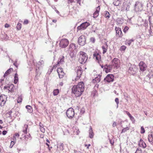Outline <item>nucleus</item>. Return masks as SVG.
I'll return each instance as SVG.
<instances>
[{
    "label": "nucleus",
    "mask_w": 153,
    "mask_h": 153,
    "mask_svg": "<svg viewBox=\"0 0 153 153\" xmlns=\"http://www.w3.org/2000/svg\"><path fill=\"white\" fill-rule=\"evenodd\" d=\"M126 47L125 46L123 45L120 47V50L121 51H123L126 50Z\"/></svg>",
    "instance_id": "38"
},
{
    "label": "nucleus",
    "mask_w": 153,
    "mask_h": 153,
    "mask_svg": "<svg viewBox=\"0 0 153 153\" xmlns=\"http://www.w3.org/2000/svg\"><path fill=\"white\" fill-rule=\"evenodd\" d=\"M100 10V6H98L96 8V10L94 13L93 17L94 18H97L99 15V13Z\"/></svg>",
    "instance_id": "17"
},
{
    "label": "nucleus",
    "mask_w": 153,
    "mask_h": 153,
    "mask_svg": "<svg viewBox=\"0 0 153 153\" xmlns=\"http://www.w3.org/2000/svg\"><path fill=\"white\" fill-rule=\"evenodd\" d=\"M28 23V21L27 20H25L24 21V24H27Z\"/></svg>",
    "instance_id": "53"
},
{
    "label": "nucleus",
    "mask_w": 153,
    "mask_h": 153,
    "mask_svg": "<svg viewBox=\"0 0 153 153\" xmlns=\"http://www.w3.org/2000/svg\"><path fill=\"white\" fill-rule=\"evenodd\" d=\"M129 128L128 127H126V128H124L122 130L121 133H125L126 131L127 130H129Z\"/></svg>",
    "instance_id": "33"
},
{
    "label": "nucleus",
    "mask_w": 153,
    "mask_h": 153,
    "mask_svg": "<svg viewBox=\"0 0 153 153\" xmlns=\"http://www.w3.org/2000/svg\"><path fill=\"white\" fill-rule=\"evenodd\" d=\"M89 25L90 23L87 22L83 23L79 26L77 27V30H84Z\"/></svg>",
    "instance_id": "7"
},
{
    "label": "nucleus",
    "mask_w": 153,
    "mask_h": 153,
    "mask_svg": "<svg viewBox=\"0 0 153 153\" xmlns=\"http://www.w3.org/2000/svg\"><path fill=\"white\" fill-rule=\"evenodd\" d=\"M69 44L68 40L66 39H62L59 43V46L62 48H65L67 47Z\"/></svg>",
    "instance_id": "5"
},
{
    "label": "nucleus",
    "mask_w": 153,
    "mask_h": 153,
    "mask_svg": "<svg viewBox=\"0 0 153 153\" xmlns=\"http://www.w3.org/2000/svg\"><path fill=\"white\" fill-rule=\"evenodd\" d=\"M112 67H113L112 66V64L111 65H109L108 66V69H109L108 70H111L112 69Z\"/></svg>",
    "instance_id": "52"
},
{
    "label": "nucleus",
    "mask_w": 153,
    "mask_h": 153,
    "mask_svg": "<svg viewBox=\"0 0 153 153\" xmlns=\"http://www.w3.org/2000/svg\"><path fill=\"white\" fill-rule=\"evenodd\" d=\"M126 114L128 115L129 117L131 116V115L130 114V113L128 111H126Z\"/></svg>",
    "instance_id": "57"
},
{
    "label": "nucleus",
    "mask_w": 153,
    "mask_h": 153,
    "mask_svg": "<svg viewBox=\"0 0 153 153\" xmlns=\"http://www.w3.org/2000/svg\"><path fill=\"white\" fill-rule=\"evenodd\" d=\"M8 38L9 37L7 36V35L6 34L4 33V36L3 37V39H8Z\"/></svg>",
    "instance_id": "45"
},
{
    "label": "nucleus",
    "mask_w": 153,
    "mask_h": 153,
    "mask_svg": "<svg viewBox=\"0 0 153 153\" xmlns=\"http://www.w3.org/2000/svg\"><path fill=\"white\" fill-rule=\"evenodd\" d=\"M22 98L21 96L17 98V102L18 103H20L22 102Z\"/></svg>",
    "instance_id": "41"
},
{
    "label": "nucleus",
    "mask_w": 153,
    "mask_h": 153,
    "mask_svg": "<svg viewBox=\"0 0 153 153\" xmlns=\"http://www.w3.org/2000/svg\"><path fill=\"white\" fill-rule=\"evenodd\" d=\"M117 126V123L115 122H114L113 123L112 126L113 127H115Z\"/></svg>",
    "instance_id": "55"
},
{
    "label": "nucleus",
    "mask_w": 153,
    "mask_h": 153,
    "mask_svg": "<svg viewBox=\"0 0 153 153\" xmlns=\"http://www.w3.org/2000/svg\"><path fill=\"white\" fill-rule=\"evenodd\" d=\"M80 57L79 59V61L81 64L85 63L88 59V56L86 53L83 51L79 52Z\"/></svg>",
    "instance_id": "2"
},
{
    "label": "nucleus",
    "mask_w": 153,
    "mask_h": 153,
    "mask_svg": "<svg viewBox=\"0 0 153 153\" xmlns=\"http://www.w3.org/2000/svg\"><path fill=\"white\" fill-rule=\"evenodd\" d=\"M145 132V131L143 126H141L140 128V133L141 134H144Z\"/></svg>",
    "instance_id": "37"
},
{
    "label": "nucleus",
    "mask_w": 153,
    "mask_h": 153,
    "mask_svg": "<svg viewBox=\"0 0 153 153\" xmlns=\"http://www.w3.org/2000/svg\"><path fill=\"white\" fill-rule=\"evenodd\" d=\"M143 4L138 1L136 2L134 5V9L136 11L139 12L143 10Z\"/></svg>",
    "instance_id": "6"
},
{
    "label": "nucleus",
    "mask_w": 153,
    "mask_h": 153,
    "mask_svg": "<svg viewBox=\"0 0 153 153\" xmlns=\"http://www.w3.org/2000/svg\"><path fill=\"white\" fill-rule=\"evenodd\" d=\"M102 48L103 50L102 53L104 54L106 52L108 48V46L106 43H105L104 45L102 46Z\"/></svg>",
    "instance_id": "19"
},
{
    "label": "nucleus",
    "mask_w": 153,
    "mask_h": 153,
    "mask_svg": "<svg viewBox=\"0 0 153 153\" xmlns=\"http://www.w3.org/2000/svg\"><path fill=\"white\" fill-rule=\"evenodd\" d=\"M59 93V90L58 89H55L53 91V94L54 96L57 95Z\"/></svg>",
    "instance_id": "30"
},
{
    "label": "nucleus",
    "mask_w": 153,
    "mask_h": 153,
    "mask_svg": "<svg viewBox=\"0 0 153 153\" xmlns=\"http://www.w3.org/2000/svg\"><path fill=\"white\" fill-rule=\"evenodd\" d=\"M138 145L139 146L143 147V148H145L146 146L145 143L141 139L140 140Z\"/></svg>",
    "instance_id": "18"
},
{
    "label": "nucleus",
    "mask_w": 153,
    "mask_h": 153,
    "mask_svg": "<svg viewBox=\"0 0 153 153\" xmlns=\"http://www.w3.org/2000/svg\"><path fill=\"white\" fill-rule=\"evenodd\" d=\"M7 132V131L4 130L3 131L2 134L3 135H5L6 134Z\"/></svg>",
    "instance_id": "56"
},
{
    "label": "nucleus",
    "mask_w": 153,
    "mask_h": 153,
    "mask_svg": "<svg viewBox=\"0 0 153 153\" xmlns=\"http://www.w3.org/2000/svg\"><path fill=\"white\" fill-rule=\"evenodd\" d=\"M149 142H150L151 144H153V140H151L150 141V139H149Z\"/></svg>",
    "instance_id": "64"
},
{
    "label": "nucleus",
    "mask_w": 153,
    "mask_h": 153,
    "mask_svg": "<svg viewBox=\"0 0 153 153\" xmlns=\"http://www.w3.org/2000/svg\"><path fill=\"white\" fill-rule=\"evenodd\" d=\"M129 118L133 122H134L135 121V120L134 118L131 115L129 117Z\"/></svg>",
    "instance_id": "43"
},
{
    "label": "nucleus",
    "mask_w": 153,
    "mask_h": 153,
    "mask_svg": "<svg viewBox=\"0 0 153 153\" xmlns=\"http://www.w3.org/2000/svg\"><path fill=\"white\" fill-rule=\"evenodd\" d=\"M86 38L83 35H82L78 38V43L79 45L83 46L86 43Z\"/></svg>",
    "instance_id": "9"
},
{
    "label": "nucleus",
    "mask_w": 153,
    "mask_h": 153,
    "mask_svg": "<svg viewBox=\"0 0 153 153\" xmlns=\"http://www.w3.org/2000/svg\"><path fill=\"white\" fill-rule=\"evenodd\" d=\"M90 41L92 43H94L95 41V39L94 38L92 37L90 38Z\"/></svg>",
    "instance_id": "49"
},
{
    "label": "nucleus",
    "mask_w": 153,
    "mask_h": 153,
    "mask_svg": "<svg viewBox=\"0 0 153 153\" xmlns=\"http://www.w3.org/2000/svg\"><path fill=\"white\" fill-rule=\"evenodd\" d=\"M39 62L40 63V65H42L44 64V61L43 60L40 61V62Z\"/></svg>",
    "instance_id": "61"
},
{
    "label": "nucleus",
    "mask_w": 153,
    "mask_h": 153,
    "mask_svg": "<svg viewBox=\"0 0 153 153\" xmlns=\"http://www.w3.org/2000/svg\"><path fill=\"white\" fill-rule=\"evenodd\" d=\"M128 71L130 74H134L137 71V68L136 66L134 65H132L129 63L128 64Z\"/></svg>",
    "instance_id": "3"
},
{
    "label": "nucleus",
    "mask_w": 153,
    "mask_h": 153,
    "mask_svg": "<svg viewBox=\"0 0 153 153\" xmlns=\"http://www.w3.org/2000/svg\"><path fill=\"white\" fill-rule=\"evenodd\" d=\"M109 141H110V142L111 144L112 145H113L114 143V141L111 140H110Z\"/></svg>",
    "instance_id": "60"
},
{
    "label": "nucleus",
    "mask_w": 153,
    "mask_h": 153,
    "mask_svg": "<svg viewBox=\"0 0 153 153\" xmlns=\"http://www.w3.org/2000/svg\"><path fill=\"white\" fill-rule=\"evenodd\" d=\"M18 81V74L16 73L15 74L14 83L15 84H16Z\"/></svg>",
    "instance_id": "27"
},
{
    "label": "nucleus",
    "mask_w": 153,
    "mask_h": 153,
    "mask_svg": "<svg viewBox=\"0 0 153 153\" xmlns=\"http://www.w3.org/2000/svg\"><path fill=\"white\" fill-rule=\"evenodd\" d=\"M136 153H142V151L140 148H138L135 152Z\"/></svg>",
    "instance_id": "39"
},
{
    "label": "nucleus",
    "mask_w": 153,
    "mask_h": 153,
    "mask_svg": "<svg viewBox=\"0 0 153 153\" xmlns=\"http://www.w3.org/2000/svg\"><path fill=\"white\" fill-rule=\"evenodd\" d=\"M110 14L109 12L106 11H105L104 16L106 18L109 19L110 17Z\"/></svg>",
    "instance_id": "25"
},
{
    "label": "nucleus",
    "mask_w": 153,
    "mask_h": 153,
    "mask_svg": "<svg viewBox=\"0 0 153 153\" xmlns=\"http://www.w3.org/2000/svg\"><path fill=\"white\" fill-rule=\"evenodd\" d=\"M109 69L108 68H105L104 69V70L106 73H108V72L110 71L111 70H108Z\"/></svg>",
    "instance_id": "50"
},
{
    "label": "nucleus",
    "mask_w": 153,
    "mask_h": 153,
    "mask_svg": "<svg viewBox=\"0 0 153 153\" xmlns=\"http://www.w3.org/2000/svg\"><path fill=\"white\" fill-rule=\"evenodd\" d=\"M134 41V40L133 39H130L129 40H126V44H128V45H130L132 42Z\"/></svg>",
    "instance_id": "32"
},
{
    "label": "nucleus",
    "mask_w": 153,
    "mask_h": 153,
    "mask_svg": "<svg viewBox=\"0 0 153 153\" xmlns=\"http://www.w3.org/2000/svg\"><path fill=\"white\" fill-rule=\"evenodd\" d=\"M117 22L119 24H122L123 22V19L121 18L117 19Z\"/></svg>",
    "instance_id": "35"
},
{
    "label": "nucleus",
    "mask_w": 153,
    "mask_h": 153,
    "mask_svg": "<svg viewBox=\"0 0 153 153\" xmlns=\"http://www.w3.org/2000/svg\"><path fill=\"white\" fill-rule=\"evenodd\" d=\"M64 144L63 143H61L60 145V148L61 150H63V149Z\"/></svg>",
    "instance_id": "46"
},
{
    "label": "nucleus",
    "mask_w": 153,
    "mask_h": 153,
    "mask_svg": "<svg viewBox=\"0 0 153 153\" xmlns=\"http://www.w3.org/2000/svg\"><path fill=\"white\" fill-rule=\"evenodd\" d=\"M4 88L7 89L9 91V92H12L14 91L15 87L13 84H11L8 87L6 86H4Z\"/></svg>",
    "instance_id": "15"
},
{
    "label": "nucleus",
    "mask_w": 153,
    "mask_h": 153,
    "mask_svg": "<svg viewBox=\"0 0 153 153\" xmlns=\"http://www.w3.org/2000/svg\"><path fill=\"white\" fill-rule=\"evenodd\" d=\"M13 71V69L12 68H10L8 69L7 71H6L4 74V76L5 77L8 75L10 74L11 72Z\"/></svg>",
    "instance_id": "20"
},
{
    "label": "nucleus",
    "mask_w": 153,
    "mask_h": 153,
    "mask_svg": "<svg viewBox=\"0 0 153 153\" xmlns=\"http://www.w3.org/2000/svg\"><path fill=\"white\" fill-rule=\"evenodd\" d=\"M14 142L13 141H11V142L10 145V148H12L13 147V146L14 145Z\"/></svg>",
    "instance_id": "48"
},
{
    "label": "nucleus",
    "mask_w": 153,
    "mask_h": 153,
    "mask_svg": "<svg viewBox=\"0 0 153 153\" xmlns=\"http://www.w3.org/2000/svg\"><path fill=\"white\" fill-rule=\"evenodd\" d=\"M40 131L42 132H44L45 131V129L43 127L42 128H40Z\"/></svg>",
    "instance_id": "51"
},
{
    "label": "nucleus",
    "mask_w": 153,
    "mask_h": 153,
    "mask_svg": "<svg viewBox=\"0 0 153 153\" xmlns=\"http://www.w3.org/2000/svg\"><path fill=\"white\" fill-rule=\"evenodd\" d=\"M65 75V73L63 72V71L60 73L59 74H58V75L59 76V78H62L63 76H64Z\"/></svg>",
    "instance_id": "34"
},
{
    "label": "nucleus",
    "mask_w": 153,
    "mask_h": 153,
    "mask_svg": "<svg viewBox=\"0 0 153 153\" xmlns=\"http://www.w3.org/2000/svg\"><path fill=\"white\" fill-rule=\"evenodd\" d=\"M22 26V25L19 22L18 23L16 27L17 29L18 30H20Z\"/></svg>",
    "instance_id": "31"
},
{
    "label": "nucleus",
    "mask_w": 153,
    "mask_h": 153,
    "mask_svg": "<svg viewBox=\"0 0 153 153\" xmlns=\"http://www.w3.org/2000/svg\"><path fill=\"white\" fill-rule=\"evenodd\" d=\"M101 76L98 75V76L96 77L94 79H93V82L94 83H98L100 81V77Z\"/></svg>",
    "instance_id": "21"
},
{
    "label": "nucleus",
    "mask_w": 153,
    "mask_h": 153,
    "mask_svg": "<svg viewBox=\"0 0 153 153\" xmlns=\"http://www.w3.org/2000/svg\"><path fill=\"white\" fill-rule=\"evenodd\" d=\"M27 137L25 135L24 136V137H25V139L26 140H27V139H28L29 137H30V139H31V135L30 134H28V135H27Z\"/></svg>",
    "instance_id": "42"
},
{
    "label": "nucleus",
    "mask_w": 153,
    "mask_h": 153,
    "mask_svg": "<svg viewBox=\"0 0 153 153\" xmlns=\"http://www.w3.org/2000/svg\"><path fill=\"white\" fill-rule=\"evenodd\" d=\"M84 83L80 82L76 85H74L72 88V92L76 97H80L84 91Z\"/></svg>",
    "instance_id": "1"
},
{
    "label": "nucleus",
    "mask_w": 153,
    "mask_h": 153,
    "mask_svg": "<svg viewBox=\"0 0 153 153\" xmlns=\"http://www.w3.org/2000/svg\"><path fill=\"white\" fill-rule=\"evenodd\" d=\"M57 72L58 74H59L60 73H61L63 71V69L62 68H58L57 70Z\"/></svg>",
    "instance_id": "36"
},
{
    "label": "nucleus",
    "mask_w": 153,
    "mask_h": 153,
    "mask_svg": "<svg viewBox=\"0 0 153 153\" xmlns=\"http://www.w3.org/2000/svg\"><path fill=\"white\" fill-rule=\"evenodd\" d=\"M115 30L116 31V36L119 37H122L123 34L121 28L116 27L115 28Z\"/></svg>",
    "instance_id": "13"
},
{
    "label": "nucleus",
    "mask_w": 153,
    "mask_h": 153,
    "mask_svg": "<svg viewBox=\"0 0 153 153\" xmlns=\"http://www.w3.org/2000/svg\"><path fill=\"white\" fill-rule=\"evenodd\" d=\"M26 108L27 109L28 112L30 113H31L33 111L32 108L30 105H27L26 106Z\"/></svg>",
    "instance_id": "23"
},
{
    "label": "nucleus",
    "mask_w": 153,
    "mask_h": 153,
    "mask_svg": "<svg viewBox=\"0 0 153 153\" xmlns=\"http://www.w3.org/2000/svg\"><path fill=\"white\" fill-rule=\"evenodd\" d=\"M120 3V0H114L113 3L116 6H118Z\"/></svg>",
    "instance_id": "24"
},
{
    "label": "nucleus",
    "mask_w": 153,
    "mask_h": 153,
    "mask_svg": "<svg viewBox=\"0 0 153 153\" xmlns=\"http://www.w3.org/2000/svg\"><path fill=\"white\" fill-rule=\"evenodd\" d=\"M68 1L71 3L75 2L74 0H68Z\"/></svg>",
    "instance_id": "62"
},
{
    "label": "nucleus",
    "mask_w": 153,
    "mask_h": 153,
    "mask_svg": "<svg viewBox=\"0 0 153 153\" xmlns=\"http://www.w3.org/2000/svg\"><path fill=\"white\" fill-rule=\"evenodd\" d=\"M94 135V134L93 132L92 128L91 127H90V129L89 130V137L91 138H92L93 137Z\"/></svg>",
    "instance_id": "22"
},
{
    "label": "nucleus",
    "mask_w": 153,
    "mask_h": 153,
    "mask_svg": "<svg viewBox=\"0 0 153 153\" xmlns=\"http://www.w3.org/2000/svg\"><path fill=\"white\" fill-rule=\"evenodd\" d=\"M69 51H72L73 48H75V46L74 44L70 45L69 46Z\"/></svg>",
    "instance_id": "29"
},
{
    "label": "nucleus",
    "mask_w": 153,
    "mask_h": 153,
    "mask_svg": "<svg viewBox=\"0 0 153 153\" xmlns=\"http://www.w3.org/2000/svg\"><path fill=\"white\" fill-rule=\"evenodd\" d=\"M114 78V76L112 74H108L105 78L104 79V80L105 82H113Z\"/></svg>",
    "instance_id": "11"
},
{
    "label": "nucleus",
    "mask_w": 153,
    "mask_h": 153,
    "mask_svg": "<svg viewBox=\"0 0 153 153\" xmlns=\"http://www.w3.org/2000/svg\"><path fill=\"white\" fill-rule=\"evenodd\" d=\"M39 126L40 128H42L43 127V125L40 122L39 123Z\"/></svg>",
    "instance_id": "59"
},
{
    "label": "nucleus",
    "mask_w": 153,
    "mask_h": 153,
    "mask_svg": "<svg viewBox=\"0 0 153 153\" xmlns=\"http://www.w3.org/2000/svg\"><path fill=\"white\" fill-rule=\"evenodd\" d=\"M139 65L140 70L142 71H144L146 70L147 66L146 63L143 61L140 62L139 63Z\"/></svg>",
    "instance_id": "10"
},
{
    "label": "nucleus",
    "mask_w": 153,
    "mask_h": 153,
    "mask_svg": "<svg viewBox=\"0 0 153 153\" xmlns=\"http://www.w3.org/2000/svg\"><path fill=\"white\" fill-rule=\"evenodd\" d=\"M82 73V71L81 67H78L77 71V76L75 79L76 80H78L81 77Z\"/></svg>",
    "instance_id": "14"
},
{
    "label": "nucleus",
    "mask_w": 153,
    "mask_h": 153,
    "mask_svg": "<svg viewBox=\"0 0 153 153\" xmlns=\"http://www.w3.org/2000/svg\"><path fill=\"white\" fill-rule=\"evenodd\" d=\"M91 146V144H88V145H87V144H85V147H87V149H89V146Z\"/></svg>",
    "instance_id": "58"
},
{
    "label": "nucleus",
    "mask_w": 153,
    "mask_h": 153,
    "mask_svg": "<svg viewBox=\"0 0 153 153\" xmlns=\"http://www.w3.org/2000/svg\"><path fill=\"white\" fill-rule=\"evenodd\" d=\"M109 65H105L104 66V69L105 68H108V66Z\"/></svg>",
    "instance_id": "63"
},
{
    "label": "nucleus",
    "mask_w": 153,
    "mask_h": 153,
    "mask_svg": "<svg viewBox=\"0 0 153 153\" xmlns=\"http://www.w3.org/2000/svg\"><path fill=\"white\" fill-rule=\"evenodd\" d=\"M65 57L62 56V57H60L58 61V64H62L64 62Z\"/></svg>",
    "instance_id": "26"
},
{
    "label": "nucleus",
    "mask_w": 153,
    "mask_h": 153,
    "mask_svg": "<svg viewBox=\"0 0 153 153\" xmlns=\"http://www.w3.org/2000/svg\"><path fill=\"white\" fill-rule=\"evenodd\" d=\"M93 57L94 59H95L98 62H99L101 59L100 55L97 52H94L93 54Z\"/></svg>",
    "instance_id": "16"
},
{
    "label": "nucleus",
    "mask_w": 153,
    "mask_h": 153,
    "mask_svg": "<svg viewBox=\"0 0 153 153\" xmlns=\"http://www.w3.org/2000/svg\"><path fill=\"white\" fill-rule=\"evenodd\" d=\"M115 102L117 104V107L118 106V105L119 103V99L118 98H116L115 99Z\"/></svg>",
    "instance_id": "44"
},
{
    "label": "nucleus",
    "mask_w": 153,
    "mask_h": 153,
    "mask_svg": "<svg viewBox=\"0 0 153 153\" xmlns=\"http://www.w3.org/2000/svg\"><path fill=\"white\" fill-rule=\"evenodd\" d=\"M6 97L4 94H1L0 96V105L1 106H3L6 101Z\"/></svg>",
    "instance_id": "12"
},
{
    "label": "nucleus",
    "mask_w": 153,
    "mask_h": 153,
    "mask_svg": "<svg viewBox=\"0 0 153 153\" xmlns=\"http://www.w3.org/2000/svg\"><path fill=\"white\" fill-rule=\"evenodd\" d=\"M28 128V125H24V129H23V132L25 133V134H26L27 133V129Z\"/></svg>",
    "instance_id": "28"
},
{
    "label": "nucleus",
    "mask_w": 153,
    "mask_h": 153,
    "mask_svg": "<svg viewBox=\"0 0 153 153\" xmlns=\"http://www.w3.org/2000/svg\"><path fill=\"white\" fill-rule=\"evenodd\" d=\"M112 64L114 68H116V69H117L120 66V61L118 59L114 58L112 61Z\"/></svg>",
    "instance_id": "4"
},
{
    "label": "nucleus",
    "mask_w": 153,
    "mask_h": 153,
    "mask_svg": "<svg viewBox=\"0 0 153 153\" xmlns=\"http://www.w3.org/2000/svg\"><path fill=\"white\" fill-rule=\"evenodd\" d=\"M66 115L69 118L73 117L74 115V109L72 108H70L66 111Z\"/></svg>",
    "instance_id": "8"
},
{
    "label": "nucleus",
    "mask_w": 153,
    "mask_h": 153,
    "mask_svg": "<svg viewBox=\"0 0 153 153\" xmlns=\"http://www.w3.org/2000/svg\"><path fill=\"white\" fill-rule=\"evenodd\" d=\"M129 29V28L128 27L126 26L123 29V32L125 33H126L127 31L128 30V29Z\"/></svg>",
    "instance_id": "40"
},
{
    "label": "nucleus",
    "mask_w": 153,
    "mask_h": 153,
    "mask_svg": "<svg viewBox=\"0 0 153 153\" xmlns=\"http://www.w3.org/2000/svg\"><path fill=\"white\" fill-rule=\"evenodd\" d=\"M46 144L47 146H48V149L49 151H50L51 150V149L50 148V147L49 144L48 143H46Z\"/></svg>",
    "instance_id": "54"
},
{
    "label": "nucleus",
    "mask_w": 153,
    "mask_h": 153,
    "mask_svg": "<svg viewBox=\"0 0 153 153\" xmlns=\"http://www.w3.org/2000/svg\"><path fill=\"white\" fill-rule=\"evenodd\" d=\"M17 60H16L15 61V62L13 63V65H14L16 68H17L18 66V65L17 64Z\"/></svg>",
    "instance_id": "47"
}]
</instances>
